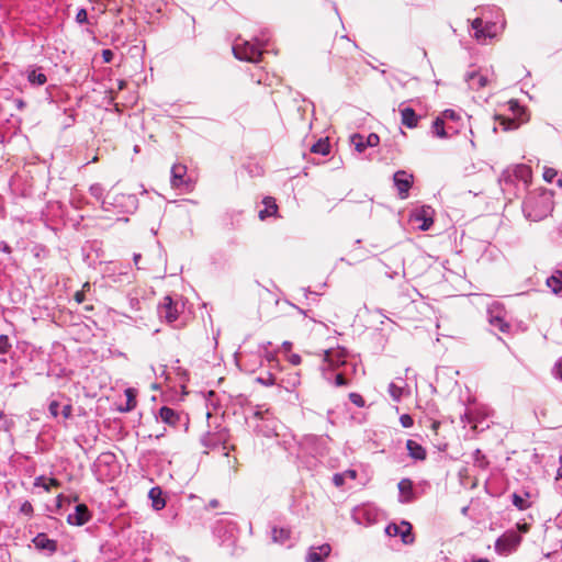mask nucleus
<instances>
[{"instance_id": "1", "label": "nucleus", "mask_w": 562, "mask_h": 562, "mask_svg": "<svg viewBox=\"0 0 562 562\" xmlns=\"http://www.w3.org/2000/svg\"><path fill=\"white\" fill-rule=\"evenodd\" d=\"M554 209V193L546 188L530 191L522 202L525 217L532 222H539L551 215Z\"/></svg>"}, {"instance_id": "2", "label": "nucleus", "mask_w": 562, "mask_h": 562, "mask_svg": "<svg viewBox=\"0 0 562 562\" xmlns=\"http://www.w3.org/2000/svg\"><path fill=\"white\" fill-rule=\"evenodd\" d=\"M532 177L531 168L525 164L506 168L499 177L503 193L512 200L517 198L521 189H526Z\"/></svg>"}, {"instance_id": "3", "label": "nucleus", "mask_w": 562, "mask_h": 562, "mask_svg": "<svg viewBox=\"0 0 562 562\" xmlns=\"http://www.w3.org/2000/svg\"><path fill=\"white\" fill-rule=\"evenodd\" d=\"M509 110L513 113L514 117H507L504 115H496L495 120L499 123L503 131H513L517 130L521 123L526 122L527 119H524L526 114V110L524 106L519 104L517 100H510L508 102Z\"/></svg>"}, {"instance_id": "4", "label": "nucleus", "mask_w": 562, "mask_h": 562, "mask_svg": "<svg viewBox=\"0 0 562 562\" xmlns=\"http://www.w3.org/2000/svg\"><path fill=\"white\" fill-rule=\"evenodd\" d=\"M182 310L183 304L179 300L166 295L158 305V315L161 319L171 324L178 319Z\"/></svg>"}, {"instance_id": "5", "label": "nucleus", "mask_w": 562, "mask_h": 562, "mask_svg": "<svg viewBox=\"0 0 562 562\" xmlns=\"http://www.w3.org/2000/svg\"><path fill=\"white\" fill-rule=\"evenodd\" d=\"M228 439V430L225 427L216 426L214 430H209L202 437L201 442L205 448L215 449L220 446H223V449L226 450Z\"/></svg>"}, {"instance_id": "6", "label": "nucleus", "mask_w": 562, "mask_h": 562, "mask_svg": "<svg viewBox=\"0 0 562 562\" xmlns=\"http://www.w3.org/2000/svg\"><path fill=\"white\" fill-rule=\"evenodd\" d=\"M170 183L173 189L184 190L187 192L193 189V182L190 177H188L186 165L175 164L172 166Z\"/></svg>"}, {"instance_id": "7", "label": "nucleus", "mask_w": 562, "mask_h": 562, "mask_svg": "<svg viewBox=\"0 0 562 562\" xmlns=\"http://www.w3.org/2000/svg\"><path fill=\"white\" fill-rule=\"evenodd\" d=\"M233 53L239 60L258 63L261 59L262 50L255 44L246 41L233 46Z\"/></svg>"}, {"instance_id": "8", "label": "nucleus", "mask_w": 562, "mask_h": 562, "mask_svg": "<svg viewBox=\"0 0 562 562\" xmlns=\"http://www.w3.org/2000/svg\"><path fill=\"white\" fill-rule=\"evenodd\" d=\"M521 542V536L516 531H507L495 541V551L499 554H508L517 549Z\"/></svg>"}, {"instance_id": "9", "label": "nucleus", "mask_w": 562, "mask_h": 562, "mask_svg": "<svg viewBox=\"0 0 562 562\" xmlns=\"http://www.w3.org/2000/svg\"><path fill=\"white\" fill-rule=\"evenodd\" d=\"M412 530V525L408 521L403 520L400 525L389 524L385 528V533L390 537L398 536L404 544H412L415 541Z\"/></svg>"}, {"instance_id": "10", "label": "nucleus", "mask_w": 562, "mask_h": 562, "mask_svg": "<svg viewBox=\"0 0 562 562\" xmlns=\"http://www.w3.org/2000/svg\"><path fill=\"white\" fill-rule=\"evenodd\" d=\"M506 312L499 305H492L487 310L488 324L501 333H509L510 324L505 319Z\"/></svg>"}, {"instance_id": "11", "label": "nucleus", "mask_w": 562, "mask_h": 562, "mask_svg": "<svg viewBox=\"0 0 562 562\" xmlns=\"http://www.w3.org/2000/svg\"><path fill=\"white\" fill-rule=\"evenodd\" d=\"M394 186L397 189L398 196L406 199L408 196L409 189L413 186V175L407 173L405 170H398L393 177Z\"/></svg>"}, {"instance_id": "12", "label": "nucleus", "mask_w": 562, "mask_h": 562, "mask_svg": "<svg viewBox=\"0 0 562 562\" xmlns=\"http://www.w3.org/2000/svg\"><path fill=\"white\" fill-rule=\"evenodd\" d=\"M351 144L358 153H363L368 147H375L380 143V137L375 133H370L367 137L356 133L350 137Z\"/></svg>"}, {"instance_id": "13", "label": "nucleus", "mask_w": 562, "mask_h": 562, "mask_svg": "<svg viewBox=\"0 0 562 562\" xmlns=\"http://www.w3.org/2000/svg\"><path fill=\"white\" fill-rule=\"evenodd\" d=\"M445 120L439 115L432 122L431 131L432 134L439 138H449L458 133V128L452 125H446Z\"/></svg>"}, {"instance_id": "14", "label": "nucleus", "mask_w": 562, "mask_h": 562, "mask_svg": "<svg viewBox=\"0 0 562 562\" xmlns=\"http://www.w3.org/2000/svg\"><path fill=\"white\" fill-rule=\"evenodd\" d=\"M91 518V513L87 505L79 504L75 507V512L69 514L67 517V521L74 526H82L88 522Z\"/></svg>"}, {"instance_id": "15", "label": "nucleus", "mask_w": 562, "mask_h": 562, "mask_svg": "<svg viewBox=\"0 0 562 562\" xmlns=\"http://www.w3.org/2000/svg\"><path fill=\"white\" fill-rule=\"evenodd\" d=\"M32 542L34 543L37 550L46 551L50 555L54 554L58 549L57 541L54 539H49L48 536L44 532L37 533L33 538Z\"/></svg>"}, {"instance_id": "16", "label": "nucleus", "mask_w": 562, "mask_h": 562, "mask_svg": "<svg viewBox=\"0 0 562 562\" xmlns=\"http://www.w3.org/2000/svg\"><path fill=\"white\" fill-rule=\"evenodd\" d=\"M355 44L345 35L338 37L330 49V54L333 56L344 58L346 57V54L351 52Z\"/></svg>"}, {"instance_id": "17", "label": "nucleus", "mask_w": 562, "mask_h": 562, "mask_svg": "<svg viewBox=\"0 0 562 562\" xmlns=\"http://www.w3.org/2000/svg\"><path fill=\"white\" fill-rule=\"evenodd\" d=\"M346 352L344 349H328L324 351L323 361L327 363L328 368H336L345 364Z\"/></svg>"}, {"instance_id": "18", "label": "nucleus", "mask_w": 562, "mask_h": 562, "mask_svg": "<svg viewBox=\"0 0 562 562\" xmlns=\"http://www.w3.org/2000/svg\"><path fill=\"white\" fill-rule=\"evenodd\" d=\"M331 547L328 543H324L317 547H311L307 551L305 561L306 562H324V560L330 554Z\"/></svg>"}, {"instance_id": "19", "label": "nucleus", "mask_w": 562, "mask_h": 562, "mask_svg": "<svg viewBox=\"0 0 562 562\" xmlns=\"http://www.w3.org/2000/svg\"><path fill=\"white\" fill-rule=\"evenodd\" d=\"M400 502L408 504L415 501L414 484L409 479H402L398 482Z\"/></svg>"}, {"instance_id": "20", "label": "nucleus", "mask_w": 562, "mask_h": 562, "mask_svg": "<svg viewBox=\"0 0 562 562\" xmlns=\"http://www.w3.org/2000/svg\"><path fill=\"white\" fill-rule=\"evenodd\" d=\"M262 204H263V209L259 211V218L261 221H265L266 218L270 217V216H278V211H279V207H278V204L276 202V199L272 198V196H266L263 198L262 200Z\"/></svg>"}, {"instance_id": "21", "label": "nucleus", "mask_w": 562, "mask_h": 562, "mask_svg": "<svg viewBox=\"0 0 562 562\" xmlns=\"http://www.w3.org/2000/svg\"><path fill=\"white\" fill-rule=\"evenodd\" d=\"M159 417L165 424L171 427H177L181 420V415L168 406H162L159 409Z\"/></svg>"}, {"instance_id": "22", "label": "nucleus", "mask_w": 562, "mask_h": 562, "mask_svg": "<svg viewBox=\"0 0 562 562\" xmlns=\"http://www.w3.org/2000/svg\"><path fill=\"white\" fill-rule=\"evenodd\" d=\"M465 78L469 83V87L472 90L476 91L485 88L488 83L487 77L481 74L480 71L468 72Z\"/></svg>"}, {"instance_id": "23", "label": "nucleus", "mask_w": 562, "mask_h": 562, "mask_svg": "<svg viewBox=\"0 0 562 562\" xmlns=\"http://www.w3.org/2000/svg\"><path fill=\"white\" fill-rule=\"evenodd\" d=\"M406 449L408 451V456L416 461H424L427 458L426 449L412 439L406 441Z\"/></svg>"}, {"instance_id": "24", "label": "nucleus", "mask_w": 562, "mask_h": 562, "mask_svg": "<svg viewBox=\"0 0 562 562\" xmlns=\"http://www.w3.org/2000/svg\"><path fill=\"white\" fill-rule=\"evenodd\" d=\"M401 116H402V124L405 125L408 128H415L418 125L419 120L422 119L420 115H417L414 109L412 108H404L400 110Z\"/></svg>"}, {"instance_id": "25", "label": "nucleus", "mask_w": 562, "mask_h": 562, "mask_svg": "<svg viewBox=\"0 0 562 562\" xmlns=\"http://www.w3.org/2000/svg\"><path fill=\"white\" fill-rule=\"evenodd\" d=\"M546 283L554 294L562 295V268L555 269Z\"/></svg>"}, {"instance_id": "26", "label": "nucleus", "mask_w": 562, "mask_h": 562, "mask_svg": "<svg viewBox=\"0 0 562 562\" xmlns=\"http://www.w3.org/2000/svg\"><path fill=\"white\" fill-rule=\"evenodd\" d=\"M151 506L155 510H160L166 506V499L162 496V490L159 486L151 487L148 493Z\"/></svg>"}, {"instance_id": "27", "label": "nucleus", "mask_w": 562, "mask_h": 562, "mask_svg": "<svg viewBox=\"0 0 562 562\" xmlns=\"http://www.w3.org/2000/svg\"><path fill=\"white\" fill-rule=\"evenodd\" d=\"M330 143L328 137L319 138L315 144L311 146L312 154H318L322 156H327L330 153Z\"/></svg>"}, {"instance_id": "28", "label": "nucleus", "mask_w": 562, "mask_h": 562, "mask_svg": "<svg viewBox=\"0 0 562 562\" xmlns=\"http://www.w3.org/2000/svg\"><path fill=\"white\" fill-rule=\"evenodd\" d=\"M271 537L276 543H285L291 537V529L284 527H273L271 529Z\"/></svg>"}, {"instance_id": "29", "label": "nucleus", "mask_w": 562, "mask_h": 562, "mask_svg": "<svg viewBox=\"0 0 562 562\" xmlns=\"http://www.w3.org/2000/svg\"><path fill=\"white\" fill-rule=\"evenodd\" d=\"M484 25V22L482 19L480 18H476L472 21V29L474 30V36L476 40H485L487 37H493L494 34L491 33L490 31H485V29L483 27Z\"/></svg>"}, {"instance_id": "30", "label": "nucleus", "mask_w": 562, "mask_h": 562, "mask_svg": "<svg viewBox=\"0 0 562 562\" xmlns=\"http://www.w3.org/2000/svg\"><path fill=\"white\" fill-rule=\"evenodd\" d=\"M61 483L55 477L46 479L44 475H41L34 480V486L43 487L46 492H49L52 487H59Z\"/></svg>"}, {"instance_id": "31", "label": "nucleus", "mask_w": 562, "mask_h": 562, "mask_svg": "<svg viewBox=\"0 0 562 562\" xmlns=\"http://www.w3.org/2000/svg\"><path fill=\"white\" fill-rule=\"evenodd\" d=\"M525 496H521L517 493L512 495L513 505L519 510H526L531 507V503L527 499L529 497V493H525Z\"/></svg>"}, {"instance_id": "32", "label": "nucleus", "mask_w": 562, "mask_h": 562, "mask_svg": "<svg viewBox=\"0 0 562 562\" xmlns=\"http://www.w3.org/2000/svg\"><path fill=\"white\" fill-rule=\"evenodd\" d=\"M27 80L31 85L43 86L46 83L47 77L40 69H32L29 71Z\"/></svg>"}, {"instance_id": "33", "label": "nucleus", "mask_w": 562, "mask_h": 562, "mask_svg": "<svg viewBox=\"0 0 562 562\" xmlns=\"http://www.w3.org/2000/svg\"><path fill=\"white\" fill-rule=\"evenodd\" d=\"M415 221H417V222L422 221V224L419 225V228L422 231L429 229L430 226L434 224L432 218L428 214V210H423L420 214H417L415 216Z\"/></svg>"}, {"instance_id": "34", "label": "nucleus", "mask_w": 562, "mask_h": 562, "mask_svg": "<svg viewBox=\"0 0 562 562\" xmlns=\"http://www.w3.org/2000/svg\"><path fill=\"white\" fill-rule=\"evenodd\" d=\"M125 396H126V405L124 408H122V411L131 412L137 405L136 391L134 389H126Z\"/></svg>"}, {"instance_id": "35", "label": "nucleus", "mask_w": 562, "mask_h": 562, "mask_svg": "<svg viewBox=\"0 0 562 562\" xmlns=\"http://www.w3.org/2000/svg\"><path fill=\"white\" fill-rule=\"evenodd\" d=\"M440 116L445 120L446 123H458L461 120L460 113L452 109L445 110L443 112H441Z\"/></svg>"}, {"instance_id": "36", "label": "nucleus", "mask_w": 562, "mask_h": 562, "mask_svg": "<svg viewBox=\"0 0 562 562\" xmlns=\"http://www.w3.org/2000/svg\"><path fill=\"white\" fill-rule=\"evenodd\" d=\"M474 464L483 470L486 469L490 464L485 454H483V452L480 449L475 450L474 452Z\"/></svg>"}, {"instance_id": "37", "label": "nucleus", "mask_w": 562, "mask_h": 562, "mask_svg": "<svg viewBox=\"0 0 562 562\" xmlns=\"http://www.w3.org/2000/svg\"><path fill=\"white\" fill-rule=\"evenodd\" d=\"M389 393L393 400L400 401L403 394V389L401 386H397L395 383H391L389 385Z\"/></svg>"}, {"instance_id": "38", "label": "nucleus", "mask_w": 562, "mask_h": 562, "mask_svg": "<svg viewBox=\"0 0 562 562\" xmlns=\"http://www.w3.org/2000/svg\"><path fill=\"white\" fill-rule=\"evenodd\" d=\"M11 349V342L7 335H0V355H5Z\"/></svg>"}, {"instance_id": "39", "label": "nucleus", "mask_w": 562, "mask_h": 562, "mask_svg": "<svg viewBox=\"0 0 562 562\" xmlns=\"http://www.w3.org/2000/svg\"><path fill=\"white\" fill-rule=\"evenodd\" d=\"M349 400L351 403H353L358 407H363L366 405L364 398L359 393H356V392L349 393Z\"/></svg>"}, {"instance_id": "40", "label": "nucleus", "mask_w": 562, "mask_h": 562, "mask_svg": "<svg viewBox=\"0 0 562 562\" xmlns=\"http://www.w3.org/2000/svg\"><path fill=\"white\" fill-rule=\"evenodd\" d=\"M256 380L266 386L273 385L276 383V379L271 373H268L267 376H258Z\"/></svg>"}, {"instance_id": "41", "label": "nucleus", "mask_w": 562, "mask_h": 562, "mask_svg": "<svg viewBox=\"0 0 562 562\" xmlns=\"http://www.w3.org/2000/svg\"><path fill=\"white\" fill-rule=\"evenodd\" d=\"M558 176V171L554 168H546L543 171V179L547 182H552Z\"/></svg>"}, {"instance_id": "42", "label": "nucleus", "mask_w": 562, "mask_h": 562, "mask_svg": "<svg viewBox=\"0 0 562 562\" xmlns=\"http://www.w3.org/2000/svg\"><path fill=\"white\" fill-rule=\"evenodd\" d=\"M400 423L401 425L404 427V428H409L414 425V419L411 415L408 414H403L401 417H400Z\"/></svg>"}, {"instance_id": "43", "label": "nucleus", "mask_w": 562, "mask_h": 562, "mask_svg": "<svg viewBox=\"0 0 562 562\" xmlns=\"http://www.w3.org/2000/svg\"><path fill=\"white\" fill-rule=\"evenodd\" d=\"M76 22H78L79 24H83V23L88 22V13H87L86 9L81 8L77 11Z\"/></svg>"}, {"instance_id": "44", "label": "nucleus", "mask_w": 562, "mask_h": 562, "mask_svg": "<svg viewBox=\"0 0 562 562\" xmlns=\"http://www.w3.org/2000/svg\"><path fill=\"white\" fill-rule=\"evenodd\" d=\"M20 512L26 516H32L33 515V505L29 502V501H25L21 507H20Z\"/></svg>"}, {"instance_id": "45", "label": "nucleus", "mask_w": 562, "mask_h": 562, "mask_svg": "<svg viewBox=\"0 0 562 562\" xmlns=\"http://www.w3.org/2000/svg\"><path fill=\"white\" fill-rule=\"evenodd\" d=\"M552 372L555 378L562 381V357L555 362Z\"/></svg>"}, {"instance_id": "46", "label": "nucleus", "mask_w": 562, "mask_h": 562, "mask_svg": "<svg viewBox=\"0 0 562 562\" xmlns=\"http://www.w3.org/2000/svg\"><path fill=\"white\" fill-rule=\"evenodd\" d=\"M90 193L97 199H101L103 194V188L101 184H93L90 187Z\"/></svg>"}, {"instance_id": "47", "label": "nucleus", "mask_w": 562, "mask_h": 562, "mask_svg": "<svg viewBox=\"0 0 562 562\" xmlns=\"http://www.w3.org/2000/svg\"><path fill=\"white\" fill-rule=\"evenodd\" d=\"M333 483L337 487L342 486L345 483V473H335L333 476Z\"/></svg>"}, {"instance_id": "48", "label": "nucleus", "mask_w": 562, "mask_h": 562, "mask_svg": "<svg viewBox=\"0 0 562 562\" xmlns=\"http://www.w3.org/2000/svg\"><path fill=\"white\" fill-rule=\"evenodd\" d=\"M349 381L344 376L342 373H338L335 376V385L336 386H345L348 385Z\"/></svg>"}, {"instance_id": "49", "label": "nucleus", "mask_w": 562, "mask_h": 562, "mask_svg": "<svg viewBox=\"0 0 562 562\" xmlns=\"http://www.w3.org/2000/svg\"><path fill=\"white\" fill-rule=\"evenodd\" d=\"M49 413L56 417L59 414V403L57 401H52L48 406Z\"/></svg>"}, {"instance_id": "50", "label": "nucleus", "mask_w": 562, "mask_h": 562, "mask_svg": "<svg viewBox=\"0 0 562 562\" xmlns=\"http://www.w3.org/2000/svg\"><path fill=\"white\" fill-rule=\"evenodd\" d=\"M114 54L111 49H103L102 50V58L104 63H111L113 60Z\"/></svg>"}, {"instance_id": "51", "label": "nucleus", "mask_w": 562, "mask_h": 562, "mask_svg": "<svg viewBox=\"0 0 562 562\" xmlns=\"http://www.w3.org/2000/svg\"><path fill=\"white\" fill-rule=\"evenodd\" d=\"M14 426V422L10 418H4L3 419V425H2V429L4 431H10Z\"/></svg>"}, {"instance_id": "52", "label": "nucleus", "mask_w": 562, "mask_h": 562, "mask_svg": "<svg viewBox=\"0 0 562 562\" xmlns=\"http://www.w3.org/2000/svg\"><path fill=\"white\" fill-rule=\"evenodd\" d=\"M289 361L293 364V366H299L302 361V358L300 355L297 353H293L289 357Z\"/></svg>"}, {"instance_id": "53", "label": "nucleus", "mask_w": 562, "mask_h": 562, "mask_svg": "<svg viewBox=\"0 0 562 562\" xmlns=\"http://www.w3.org/2000/svg\"><path fill=\"white\" fill-rule=\"evenodd\" d=\"M74 299L77 303H82L86 299L83 291H77L74 295Z\"/></svg>"}, {"instance_id": "54", "label": "nucleus", "mask_w": 562, "mask_h": 562, "mask_svg": "<svg viewBox=\"0 0 562 562\" xmlns=\"http://www.w3.org/2000/svg\"><path fill=\"white\" fill-rule=\"evenodd\" d=\"M72 408L70 405H65L63 407L61 414L65 418H69L71 416Z\"/></svg>"}, {"instance_id": "55", "label": "nucleus", "mask_w": 562, "mask_h": 562, "mask_svg": "<svg viewBox=\"0 0 562 562\" xmlns=\"http://www.w3.org/2000/svg\"><path fill=\"white\" fill-rule=\"evenodd\" d=\"M0 251L10 254L12 251L11 247L5 241H0Z\"/></svg>"}, {"instance_id": "56", "label": "nucleus", "mask_w": 562, "mask_h": 562, "mask_svg": "<svg viewBox=\"0 0 562 562\" xmlns=\"http://www.w3.org/2000/svg\"><path fill=\"white\" fill-rule=\"evenodd\" d=\"M114 459V454L112 453H103L100 458V461H104L105 463H110Z\"/></svg>"}, {"instance_id": "57", "label": "nucleus", "mask_w": 562, "mask_h": 562, "mask_svg": "<svg viewBox=\"0 0 562 562\" xmlns=\"http://www.w3.org/2000/svg\"><path fill=\"white\" fill-rule=\"evenodd\" d=\"M461 420L464 422V423H472L473 419H472V416L469 412H465L462 416H461Z\"/></svg>"}, {"instance_id": "58", "label": "nucleus", "mask_w": 562, "mask_h": 562, "mask_svg": "<svg viewBox=\"0 0 562 562\" xmlns=\"http://www.w3.org/2000/svg\"><path fill=\"white\" fill-rule=\"evenodd\" d=\"M14 103H15V106L19 109V110H23L26 105V103L24 102V100L22 99H15L14 100Z\"/></svg>"}, {"instance_id": "59", "label": "nucleus", "mask_w": 562, "mask_h": 562, "mask_svg": "<svg viewBox=\"0 0 562 562\" xmlns=\"http://www.w3.org/2000/svg\"><path fill=\"white\" fill-rule=\"evenodd\" d=\"M344 473H345V477L349 476L352 480H355L357 477V472L355 470H347Z\"/></svg>"}, {"instance_id": "60", "label": "nucleus", "mask_w": 562, "mask_h": 562, "mask_svg": "<svg viewBox=\"0 0 562 562\" xmlns=\"http://www.w3.org/2000/svg\"><path fill=\"white\" fill-rule=\"evenodd\" d=\"M220 506V502L217 499L210 501L207 507L209 508H217Z\"/></svg>"}, {"instance_id": "61", "label": "nucleus", "mask_w": 562, "mask_h": 562, "mask_svg": "<svg viewBox=\"0 0 562 562\" xmlns=\"http://www.w3.org/2000/svg\"><path fill=\"white\" fill-rule=\"evenodd\" d=\"M555 480H562V465H560L557 470Z\"/></svg>"}, {"instance_id": "62", "label": "nucleus", "mask_w": 562, "mask_h": 562, "mask_svg": "<svg viewBox=\"0 0 562 562\" xmlns=\"http://www.w3.org/2000/svg\"><path fill=\"white\" fill-rule=\"evenodd\" d=\"M518 529L522 532H527L529 530V526L527 524L518 525Z\"/></svg>"}, {"instance_id": "63", "label": "nucleus", "mask_w": 562, "mask_h": 562, "mask_svg": "<svg viewBox=\"0 0 562 562\" xmlns=\"http://www.w3.org/2000/svg\"><path fill=\"white\" fill-rule=\"evenodd\" d=\"M126 86V82L124 80H119L117 81V89L119 90H123Z\"/></svg>"}, {"instance_id": "64", "label": "nucleus", "mask_w": 562, "mask_h": 562, "mask_svg": "<svg viewBox=\"0 0 562 562\" xmlns=\"http://www.w3.org/2000/svg\"><path fill=\"white\" fill-rule=\"evenodd\" d=\"M471 562H490V560H487L485 558H477V559H472Z\"/></svg>"}]
</instances>
